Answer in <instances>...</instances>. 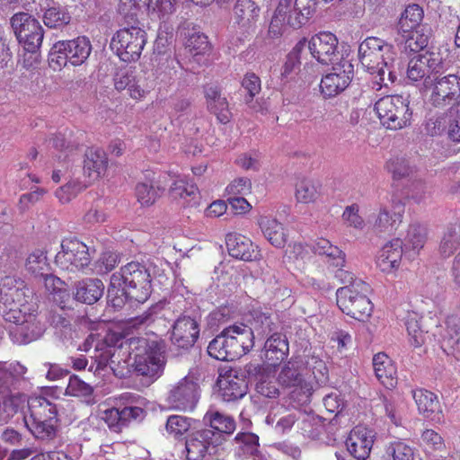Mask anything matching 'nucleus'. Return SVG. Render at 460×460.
<instances>
[{
	"label": "nucleus",
	"instance_id": "nucleus-37",
	"mask_svg": "<svg viewBox=\"0 0 460 460\" xmlns=\"http://www.w3.org/2000/svg\"><path fill=\"white\" fill-rule=\"evenodd\" d=\"M29 419L38 421H58L57 407L44 397H34L29 401Z\"/></svg>",
	"mask_w": 460,
	"mask_h": 460
},
{
	"label": "nucleus",
	"instance_id": "nucleus-4",
	"mask_svg": "<svg viewBox=\"0 0 460 460\" xmlns=\"http://www.w3.org/2000/svg\"><path fill=\"white\" fill-rule=\"evenodd\" d=\"M128 349L136 372L154 379L162 375L165 366V346L163 341L132 338L128 341Z\"/></svg>",
	"mask_w": 460,
	"mask_h": 460
},
{
	"label": "nucleus",
	"instance_id": "nucleus-43",
	"mask_svg": "<svg viewBox=\"0 0 460 460\" xmlns=\"http://www.w3.org/2000/svg\"><path fill=\"white\" fill-rule=\"evenodd\" d=\"M147 181L139 182L136 187L137 200L143 206H150L155 202L160 196L161 189L155 185V173L147 172Z\"/></svg>",
	"mask_w": 460,
	"mask_h": 460
},
{
	"label": "nucleus",
	"instance_id": "nucleus-14",
	"mask_svg": "<svg viewBox=\"0 0 460 460\" xmlns=\"http://www.w3.org/2000/svg\"><path fill=\"white\" fill-rule=\"evenodd\" d=\"M353 74L352 64L345 59L341 60L332 67V71L325 75L320 83L322 93L325 97H333L343 92L350 84Z\"/></svg>",
	"mask_w": 460,
	"mask_h": 460
},
{
	"label": "nucleus",
	"instance_id": "nucleus-5",
	"mask_svg": "<svg viewBox=\"0 0 460 460\" xmlns=\"http://www.w3.org/2000/svg\"><path fill=\"white\" fill-rule=\"evenodd\" d=\"M370 287L362 279L353 281L350 285L340 288L336 291L337 305L347 315L365 321L372 314L373 305L367 297Z\"/></svg>",
	"mask_w": 460,
	"mask_h": 460
},
{
	"label": "nucleus",
	"instance_id": "nucleus-33",
	"mask_svg": "<svg viewBox=\"0 0 460 460\" xmlns=\"http://www.w3.org/2000/svg\"><path fill=\"white\" fill-rule=\"evenodd\" d=\"M265 238L275 247H282L287 242V234L283 225L270 216H261L258 221Z\"/></svg>",
	"mask_w": 460,
	"mask_h": 460
},
{
	"label": "nucleus",
	"instance_id": "nucleus-12",
	"mask_svg": "<svg viewBox=\"0 0 460 460\" xmlns=\"http://www.w3.org/2000/svg\"><path fill=\"white\" fill-rule=\"evenodd\" d=\"M338 43V39L333 33L322 31L306 40V49L320 64L330 65L339 59Z\"/></svg>",
	"mask_w": 460,
	"mask_h": 460
},
{
	"label": "nucleus",
	"instance_id": "nucleus-7",
	"mask_svg": "<svg viewBox=\"0 0 460 460\" xmlns=\"http://www.w3.org/2000/svg\"><path fill=\"white\" fill-rule=\"evenodd\" d=\"M146 42V31L137 26L119 30L112 37L111 48L123 62L137 61Z\"/></svg>",
	"mask_w": 460,
	"mask_h": 460
},
{
	"label": "nucleus",
	"instance_id": "nucleus-10",
	"mask_svg": "<svg viewBox=\"0 0 460 460\" xmlns=\"http://www.w3.org/2000/svg\"><path fill=\"white\" fill-rule=\"evenodd\" d=\"M88 246L75 238H66L61 243V250L55 258L56 264L70 272L84 271L91 263Z\"/></svg>",
	"mask_w": 460,
	"mask_h": 460
},
{
	"label": "nucleus",
	"instance_id": "nucleus-54",
	"mask_svg": "<svg viewBox=\"0 0 460 460\" xmlns=\"http://www.w3.org/2000/svg\"><path fill=\"white\" fill-rule=\"evenodd\" d=\"M192 420L181 415H171L168 417L165 429L169 435L179 438L184 435L191 427Z\"/></svg>",
	"mask_w": 460,
	"mask_h": 460
},
{
	"label": "nucleus",
	"instance_id": "nucleus-6",
	"mask_svg": "<svg viewBox=\"0 0 460 460\" xmlns=\"http://www.w3.org/2000/svg\"><path fill=\"white\" fill-rule=\"evenodd\" d=\"M410 102L402 95H387L375 103L381 123L387 128L397 130L407 127L411 119Z\"/></svg>",
	"mask_w": 460,
	"mask_h": 460
},
{
	"label": "nucleus",
	"instance_id": "nucleus-53",
	"mask_svg": "<svg viewBox=\"0 0 460 460\" xmlns=\"http://www.w3.org/2000/svg\"><path fill=\"white\" fill-rule=\"evenodd\" d=\"M26 270L36 277L43 276L49 271L47 256L42 250L33 251L27 258Z\"/></svg>",
	"mask_w": 460,
	"mask_h": 460
},
{
	"label": "nucleus",
	"instance_id": "nucleus-15",
	"mask_svg": "<svg viewBox=\"0 0 460 460\" xmlns=\"http://www.w3.org/2000/svg\"><path fill=\"white\" fill-rule=\"evenodd\" d=\"M214 430L205 429L190 434L185 442L187 460H211L213 450Z\"/></svg>",
	"mask_w": 460,
	"mask_h": 460
},
{
	"label": "nucleus",
	"instance_id": "nucleus-19",
	"mask_svg": "<svg viewBox=\"0 0 460 460\" xmlns=\"http://www.w3.org/2000/svg\"><path fill=\"white\" fill-rule=\"evenodd\" d=\"M54 49L59 54H64L65 58L72 66H81L89 58L92 44L88 38L82 36L72 40L58 41L54 45Z\"/></svg>",
	"mask_w": 460,
	"mask_h": 460
},
{
	"label": "nucleus",
	"instance_id": "nucleus-13",
	"mask_svg": "<svg viewBox=\"0 0 460 460\" xmlns=\"http://www.w3.org/2000/svg\"><path fill=\"white\" fill-rule=\"evenodd\" d=\"M114 88L135 101H142L150 93L151 86L147 79L140 74H136L129 69L119 70L113 77Z\"/></svg>",
	"mask_w": 460,
	"mask_h": 460
},
{
	"label": "nucleus",
	"instance_id": "nucleus-3",
	"mask_svg": "<svg viewBox=\"0 0 460 460\" xmlns=\"http://www.w3.org/2000/svg\"><path fill=\"white\" fill-rule=\"evenodd\" d=\"M395 58L394 47L377 37H367L358 46L360 64L378 77L376 84L380 87L396 80Z\"/></svg>",
	"mask_w": 460,
	"mask_h": 460
},
{
	"label": "nucleus",
	"instance_id": "nucleus-28",
	"mask_svg": "<svg viewBox=\"0 0 460 460\" xmlns=\"http://www.w3.org/2000/svg\"><path fill=\"white\" fill-rule=\"evenodd\" d=\"M402 242L393 239L380 250L376 258V265L385 273H393L399 269L402 256Z\"/></svg>",
	"mask_w": 460,
	"mask_h": 460
},
{
	"label": "nucleus",
	"instance_id": "nucleus-51",
	"mask_svg": "<svg viewBox=\"0 0 460 460\" xmlns=\"http://www.w3.org/2000/svg\"><path fill=\"white\" fill-rule=\"evenodd\" d=\"M293 3L296 18L292 20L291 23L296 29H298L304 25L314 13L316 0H295Z\"/></svg>",
	"mask_w": 460,
	"mask_h": 460
},
{
	"label": "nucleus",
	"instance_id": "nucleus-52",
	"mask_svg": "<svg viewBox=\"0 0 460 460\" xmlns=\"http://www.w3.org/2000/svg\"><path fill=\"white\" fill-rule=\"evenodd\" d=\"M386 168L394 180H402L413 174L415 168L409 160L403 157L391 158Z\"/></svg>",
	"mask_w": 460,
	"mask_h": 460
},
{
	"label": "nucleus",
	"instance_id": "nucleus-47",
	"mask_svg": "<svg viewBox=\"0 0 460 460\" xmlns=\"http://www.w3.org/2000/svg\"><path fill=\"white\" fill-rule=\"evenodd\" d=\"M279 382L287 387L300 389L304 394H310L311 386L300 376L298 371L292 367L286 366L279 375Z\"/></svg>",
	"mask_w": 460,
	"mask_h": 460
},
{
	"label": "nucleus",
	"instance_id": "nucleus-42",
	"mask_svg": "<svg viewBox=\"0 0 460 460\" xmlns=\"http://www.w3.org/2000/svg\"><path fill=\"white\" fill-rule=\"evenodd\" d=\"M229 346L230 343L225 328L220 334L209 342L208 353L209 356L218 360H234L235 356H234L233 349Z\"/></svg>",
	"mask_w": 460,
	"mask_h": 460
},
{
	"label": "nucleus",
	"instance_id": "nucleus-32",
	"mask_svg": "<svg viewBox=\"0 0 460 460\" xmlns=\"http://www.w3.org/2000/svg\"><path fill=\"white\" fill-rule=\"evenodd\" d=\"M288 354V342L280 333L273 332L265 341L264 358L270 366H277Z\"/></svg>",
	"mask_w": 460,
	"mask_h": 460
},
{
	"label": "nucleus",
	"instance_id": "nucleus-50",
	"mask_svg": "<svg viewBox=\"0 0 460 460\" xmlns=\"http://www.w3.org/2000/svg\"><path fill=\"white\" fill-rule=\"evenodd\" d=\"M404 39L402 49L405 52H420L423 50L429 43V35L425 34L422 30L415 29L409 33H405V36H402Z\"/></svg>",
	"mask_w": 460,
	"mask_h": 460
},
{
	"label": "nucleus",
	"instance_id": "nucleus-49",
	"mask_svg": "<svg viewBox=\"0 0 460 460\" xmlns=\"http://www.w3.org/2000/svg\"><path fill=\"white\" fill-rule=\"evenodd\" d=\"M405 325L410 344L414 348L422 346L426 341L427 332L420 328L418 315L415 313L408 314Z\"/></svg>",
	"mask_w": 460,
	"mask_h": 460
},
{
	"label": "nucleus",
	"instance_id": "nucleus-62",
	"mask_svg": "<svg viewBox=\"0 0 460 460\" xmlns=\"http://www.w3.org/2000/svg\"><path fill=\"white\" fill-rule=\"evenodd\" d=\"M342 220L348 226L362 230L366 226V221L359 215V208L357 204L347 206L341 215Z\"/></svg>",
	"mask_w": 460,
	"mask_h": 460
},
{
	"label": "nucleus",
	"instance_id": "nucleus-20",
	"mask_svg": "<svg viewBox=\"0 0 460 460\" xmlns=\"http://www.w3.org/2000/svg\"><path fill=\"white\" fill-rule=\"evenodd\" d=\"M374 431L364 426L355 427L349 433L346 447L349 454L358 460H366L374 444Z\"/></svg>",
	"mask_w": 460,
	"mask_h": 460
},
{
	"label": "nucleus",
	"instance_id": "nucleus-23",
	"mask_svg": "<svg viewBox=\"0 0 460 460\" xmlns=\"http://www.w3.org/2000/svg\"><path fill=\"white\" fill-rule=\"evenodd\" d=\"M412 396L420 415L434 423L443 422V411L435 394L426 389H416Z\"/></svg>",
	"mask_w": 460,
	"mask_h": 460
},
{
	"label": "nucleus",
	"instance_id": "nucleus-16",
	"mask_svg": "<svg viewBox=\"0 0 460 460\" xmlns=\"http://www.w3.org/2000/svg\"><path fill=\"white\" fill-rule=\"evenodd\" d=\"M442 64L439 53L425 51L411 58L408 64L407 76L411 81H419L424 78L429 72H439Z\"/></svg>",
	"mask_w": 460,
	"mask_h": 460
},
{
	"label": "nucleus",
	"instance_id": "nucleus-55",
	"mask_svg": "<svg viewBox=\"0 0 460 460\" xmlns=\"http://www.w3.org/2000/svg\"><path fill=\"white\" fill-rule=\"evenodd\" d=\"M319 197L318 187L311 180H303L296 185V198L297 201L308 204L314 202Z\"/></svg>",
	"mask_w": 460,
	"mask_h": 460
},
{
	"label": "nucleus",
	"instance_id": "nucleus-34",
	"mask_svg": "<svg viewBox=\"0 0 460 460\" xmlns=\"http://www.w3.org/2000/svg\"><path fill=\"white\" fill-rule=\"evenodd\" d=\"M315 254L325 257V261L330 267H345L346 255L336 245L324 238L316 240L312 245Z\"/></svg>",
	"mask_w": 460,
	"mask_h": 460
},
{
	"label": "nucleus",
	"instance_id": "nucleus-22",
	"mask_svg": "<svg viewBox=\"0 0 460 460\" xmlns=\"http://www.w3.org/2000/svg\"><path fill=\"white\" fill-rule=\"evenodd\" d=\"M199 334L198 323L190 316L180 317L172 326L171 340L172 344L181 349L194 345Z\"/></svg>",
	"mask_w": 460,
	"mask_h": 460
},
{
	"label": "nucleus",
	"instance_id": "nucleus-31",
	"mask_svg": "<svg viewBox=\"0 0 460 460\" xmlns=\"http://www.w3.org/2000/svg\"><path fill=\"white\" fill-rule=\"evenodd\" d=\"M373 367L376 378L386 388H393L397 384L396 367L385 353H378L373 358Z\"/></svg>",
	"mask_w": 460,
	"mask_h": 460
},
{
	"label": "nucleus",
	"instance_id": "nucleus-41",
	"mask_svg": "<svg viewBox=\"0 0 460 460\" xmlns=\"http://www.w3.org/2000/svg\"><path fill=\"white\" fill-rule=\"evenodd\" d=\"M204 422L214 430L220 433L231 435L235 430V421L229 416L217 410H208L203 419Z\"/></svg>",
	"mask_w": 460,
	"mask_h": 460
},
{
	"label": "nucleus",
	"instance_id": "nucleus-27",
	"mask_svg": "<svg viewBox=\"0 0 460 460\" xmlns=\"http://www.w3.org/2000/svg\"><path fill=\"white\" fill-rule=\"evenodd\" d=\"M124 427L131 420H141L145 417V399L136 394L124 393L116 398Z\"/></svg>",
	"mask_w": 460,
	"mask_h": 460
},
{
	"label": "nucleus",
	"instance_id": "nucleus-39",
	"mask_svg": "<svg viewBox=\"0 0 460 460\" xmlns=\"http://www.w3.org/2000/svg\"><path fill=\"white\" fill-rule=\"evenodd\" d=\"M40 278H42L46 289L53 295L54 301L58 304L61 308H65L66 303L70 300V293L66 284L59 278L49 274L48 271Z\"/></svg>",
	"mask_w": 460,
	"mask_h": 460
},
{
	"label": "nucleus",
	"instance_id": "nucleus-46",
	"mask_svg": "<svg viewBox=\"0 0 460 460\" xmlns=\"http://www.w3.org/2000/svg\"><path fill=\"white\" fill-rule=\"evenodd\" d=\"M170 192L172 198L181 201L182 206L190 205L191 201L199 194L198 188L183 179L174 181Z\"/></svg>",
	"mask_w": 460,
	"mask_h": 460
},
{
	"label": "nucleus",
	"instance_id": "nucleus-2",
	"mask_svg": "<svg viewBox=\"0 0 460 460\" xmlns=\"http://www.w3.org/2000/svg\"><path fill=\"white\" fill-rule=\"evenodd\" d=\"M0 304L6 321L18 325H24L30 331L36 321V304L33 302V293L23 280L6 276L0 283Z\"/></svg>",
	"mask_w": 460,
	"mask_h": 460
},
{
	"label": "nucleus",
	"instance_id": "nucleus-60",
	"mask_svg": "<svg viewBox=\"0 0 460 460\" xmlns=\"http://www.w3.org/2000/svg\"><path fill=\"white\" fill-rule=\"evenodd\" d=\"M116 348L107 344L97 345L93 358L98 364V368H103L108 365L116 363Z\"/></svg>",
	"mask_w": 460,
	"mask_h": 460
},
{
	"label": "nucleus",
	"instance_id": "nucleus-44",
	"mask_svg": "<svg viewBox=\"0 0 460 460\" xmlns=\"http://www.w3.org/2000/svg\"><path fill=\"white\" fill-rule=\"evenodd\" d=\"M208 110L214 113L222 123H226L230 118L228 103L226 97L221 96L214 88L206 91Z\"/></svg>",
	"mask_w": 460,
	"mask_h": 460
},
{
	"label": "nucleus",
	"instance_id": "nucleus-59",
	"mask_svg": "<svg viewBox=\"0 0 460 460\" xmlns=\"http://www.w3.org/2000/svg\"><path fill=\"white\" fill-rule=\"evenodd\" d=\"M185 48L193 56L204 55L210 49L207 36L199 32H195L189 36Z\"/></svg>",
	"mask_w": 460,
	"mask_h": 460
},
{
	"label": "nucleus",
	"instance_id": "nucleus-64",
	"mask_svg": "<svg viewBox=\"0 0 460 460\" xmlns=\"http://www.w3.org/2000/svg\"><path fill=\"white\" fill-rule=\"evenodd\" d=\"M93 393L90 385L81 380L77 376H72L66 388V394L69 396H88Z\"/></svg>",
	"mask_w": 460,
	"mask_h": 460
},
{
	"label": "nucleus",
	"instance_id": "nucleus-36",
	"mask_svg": "<svg viewBox=\"0 0 460 460\" xmlns=\"http://www.w3.org/2000/svg\"><path fill=\"white\" fill-rule=\"evenodd\" d=\"M424 18L423 8L417 4H408L400 15L398 32L401 36L419 29Z\"/></svg>",
	"mask_w": 460,
	"mask_h": 460
},
{
	"label": "nucleus",
	"instance_id": "nucleus-11",
	"mask_svg": "<svg viewBox=\"0 0 460 460\" xmlns=\"http://www.w3.org/2000/svg\"><path fill=\"white\" fill-rule=\"evenodd\" d=\"M14 34L24 49H39L44 31L40 22L27 13H15L11 19Z\"/></svg>",
	"mask_w": 460,
	"mask_h": 460
},
{
	"label": "nucleus",
	"instance_id": "nucleus-40",
	"mask_svg": "<svg viewBox=\"0 0 460 460\" xmlns=\"http://www.w3.org/2000/svg\"><path fill=\"white\" fill-rule=\"evenodd\" d=\"M234 13L238 24L248 27L258 20L260 8L252 0H237Z\"/></svg>",
	"mask_w": 460,
	"mask_h": 460
},
{
	"label": "nucleus",
	"instance_id": "nucleus-58",
	"mask_svg": "<svg viewBox=\"0 0 460 460\" xmlns=\"http://www.w3.org/2000/svg\"><path fill=\"white\" fill-rule=\"evenodd\" d=\"M251 328L253 333L256 332L257 335L266 336L275 331L276 324L270 314L262 312H255Z\"/></svg>",
	"mask_w": 460,
	"mask_h": 460
},
{
	"label": "nucleus",
	"instance_id": "nucleus-38",
	"mask_svg": "<svg viewBox=\"0 0 460 460\" xmlns=\"http://www.w3.org/2000/svg\"><path fill=\"white\" fill-rule=\"evenodd\" d=\"M460 247V225H448L443 231L438 253L442 258H449Z\"/></svg>",
	"mask_w": 460,
	"mask_h": 460
},
{
	"label": "nucleus",
	"instance_id": "nucleus-9",
	"mask_svg": "<svg viewBox=\"0 0 460 460\" xmlns=\"http://www.w3.org/2000/svg\"><path fill=\"white\" fill-rule=\"evenodd\" d=\"M197 376L198 370L192 369L171 387L166 401L172 409L183 411L194 410L200 395Z\"/></svg>",
	"mask_w": 460,
	"mask_h": 460
},
{
	"label": "nucleus",
	"instance_id": "nucleus-61",
	"mask_svg": "<svg viewBox=\"0 0 460 460\" xmlns=\"http://www.w3.org/2000/svg\"><path fill=\"white\" fill-rule=\"evenodd\" d=\"M296 417L293 413L287 414L276 420L275 416L268 415L266 417V423L271 425L278 434H284L291 429L296 421Z\"/></svg>",
	"mask_w": 460,
	"mask_h": 460
},
{
	"label": "nucleus",
	"instance_id": "nucleus-26",
	"mask_svg": "<svg viewBox=\"0 0 460 460\" xmlns=\"http://www.w3.org/2000/svg\"><path fill=\"white\" fill-rule=\"evenodd\" d=\"M226 246L232 257L239 260L252 261L261 256L258 247L246 236L231 233L226 235Z\"/></svg>",
	"mask_w": 460,
	"mask_h": 460
},
{
	"label": "nucleus",
	"instance_id": "nucleus-8",
	"mask_svg": "<svg viewBox=\"0 0 460 460\" xmlns=\"http://www.w3.org/2000/svg\"><path fill=\"white\" fill-rule=\"evenodd\" d=\"M424 85L429 103L437 108H446L460 97V77L454 74L429 76Z\"/></svg>",
	"mask_w": 460,
	"mask_h": 460
},
{
	"label": "nucleus",
	"instance_id": "nucleus-29",
	"mask_svg": "<svg viewBox=\"0 0 460 460\" xmlns=\"http://www.w3.org/2000/svg\"><path fill=\"white\" fill-rule=\"evenodd\" d=\"M41 12H43V22L49 28H61L71 21L70 13L54 0H40Z\"/></svg>",
	"mask_w": 460,
	"mask_h": 460
},
{
	"label": "nucleus",
	"instance_id": "nucleus-48",
	"mask_svg": "<svg viewBox=\"0 0 460 460\" xmlns=\"http://www.w3.org/2000/svg\"><path fill=\"white\" fill-rule=\"evenodd\" d=\"M25 424L35 438L40 439H50L56 435L58 421H38L36 420L24 418Z\"/></svg>",
	"mask_w": 460,
	"mask_h": 460
},
{
	"label": "nucleus",
	"instance_id": "nucleus-56",
	"mask_svg": "<svg viewBox=\"0 0 460 460\" xmlns=\"http://www.w3.org/2000/svg\"><path fill=\"white\" fill-rule=\"evenodd\" d=\"M305 49H306V40L303 39L296 44L292 51L288 55L281 72L283 77L288 78L298 70L300 65L299 54Z\"/></svg>",
	"mask_w": 460,
	"mask_h": 460
},
{
	"label": "nucleus",
	"instance_id": "nucleus-35",
	"mask_svg": "<svg viewBox=\"0 0 460 460\" xmlns=\"http://www.w3.org/2000/svg\"><path fill=\"white\" fill-rule=\"evenodd\" d=\"M104 285L98 279H87L79 281L75 294V299L80 302L93 305L103 295Z\"/></svg>",
	"mask_w": 460,
	"mask_h": 460
},
{
	"label": "nucleus",
	"instance_id": "nucleus-24",
	"mask_svg": "<svg viewBox=\"0 0 460 460\" xmlns=\"http://www.w3.org/2000/svg\"><path fill=\"white\" fill-rule=\"evenodd\" d=\"M230 348L235 358L248 353L254 346V334L245 324H233L226 328Z\"/></svg>",
	"mask_w": 460,
	"mask_h": 460
},
{
	"label": "nucleus",
	"instance_id": "nucleus-18",
	"mask_svg": "<svg viewBox=\"0 0 460 460\" xmlns=\"http://www.w3.org/2000/svg\"><path fill=\"white\" fill-rule=\"evenodd\" d=\"M108 169V157L105 152L99 148H90L86 151L84 161V181L82 187H88L102 178Z\"/></svg>",
	"mask_w": 460,
	"mask_h": 460
},
{
	"label": "nucleus",
	"instance_id": "nucleus-25",
	"mask_svg": "<svg viewBox=\"0 0 460 460\" xmlns=\"http://www.w3.org/2000/svg\"><path fill=\"white\" fill-rule=\"evenodd\" d=\"M219 393L226 402H232L243 398L247 393V384L237 371L229 370L220 375L217 380Z\"/></svg>",
	"mask_w": 460,
	"mask_h": 460
},
{
	"label": "nucleus",
	"instance_id": "nucleus-17",
	"mask_svg": "<svg viewBox=\"0 0 460 460\" xmlns=\"http://www.w3.org/2000/svg\"><path fill=\"white\" fill-rule=\"evenodd\" d=\"M402 222V214L393 211L388 206L381 205L373 211L367 220L371 231L376 235L392 234Z\"/></svg>",
	"mask_w": 460,
	"mask_h": 460
},
{
	"label": "nucleus",
	"instance_id": "nucleus-45",
	"mask_svg": "<svg viewBox=\"0 0 460 460\" xmlns=\"http://www.w3.org/2000/svg\"><path fill=\"white\" fill-rule=\"evenodd\" d=\"M429 230L425 225L413 223L409 226L405 237V249L419 252L428 239Z\"/></svg>",
	"mask_w": 460,
	"mask_h": 460
},
{
	"label": "nucleus",
	"instance_id": "nucleus-1",
	"mask_svg": "<svg viewBox=\"0 0 460 460\" xmlns=\"http://www.w3.org/2000/svg\"><path fill=\"white\" fill-rule=\"evenodd\" d=\"M154 269L137 261H131L111 277L108 301L115 308L124 305L127 299L146 302L151 295V276Z\"/></svg>",
	"mask_w": 460,
	"mask_h": 460
},
{
	"label": "nucleus",
	"instance_id": "nucleus-63",
	"mask_svg": "<svg viewBox=\"0 0 460 460\" xmlns=\"http://www.w3.org/2000/svg\"><path fill=\"white\" fill-rule=\"evenodd\" d=\"M387 453L394 460H414L413 448L402 441H394L390 444Z\"/></svg>",
	"mask_w": 460,
	"mask_h": 460
},
{
	"label": "nucleus",
	"instance_id": "nucleus-21",
	"mask_svg": "<svg viewBox=\"0 0 460 460\" xmlns=\"http://www.w3.org/2000/svg\"><path fill=\"white\" fill-rule=\"evenodd\" d=\"M440 331L441 349L447 355L460 360V316L452 314L447 317Z\"/></svg>",
	"mask_w": 460,
	"mask_h": 460
},
{
	"label": "nucleus",
	"instance_id": "nucleus-57",
	"mask_svg": "<svg viewBox=\"0 0 460 460\" xmlns=\"http://www.w3.org/2000/svg\"><path fill=\"white\" fill-rule=\"evenodd\" d=\"M235 441L239 444V455L255 456L259 452V437L253 433H239Z\"/></svg>",
	"mask_w": 460,
	"mask_h": 460
},
{
	"label": "nucleus",
	"instance_id": "nucleus-30",
	"mask_svg": "<svg viewBox=\"0 0 460 460\" xmlns=\"http://www.w3.org/2000/svg\"><path fill=\"white\" fill-rule=\"evenodd\" d=\"M292 7L293 0H279L269 26V33L271 37L280 36L286 25L296 29L291 23L296 18V15L292 16Z\"/></svg>",
	"mask_w": 460,
	"mask_h": 460
}]
</instances>
